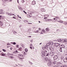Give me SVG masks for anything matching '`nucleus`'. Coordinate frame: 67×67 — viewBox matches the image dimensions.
Here are the masks:
<instances>
[{
	"label": "nucleus",
	"mask_w": 67,
	"mask_h": 67,
	"mask_svg": "<svg viewBox=\"0 0 67 67\" xmlns=\"http://www.w3.org/2000/svg\"><path fill=\"white\" fill-rule=\"evenodd\" d=\"M24 22H28V21L26 20H24Z\"/></svg>",
	"instance_id": "42"
},
{
	"label": "nucleus",
	"mask_w": 67,
	"mask_h": 67,
	"mask_svg": "<svg viewBox=\"0 0 67 67\" xmlns=\"http://www.w3.org/2000/svg\"><path fill=\"white\" fill-rule=\"evenodd\" d=\"M3 25V23H2V22L0 21V26H2Z\"/></svg>",
	"instance_id": "19"
},
{
	"label": "nucleus",
	"mask_w": 67,
	"mask_h": 67,
	"mask_svg": "<svg viewBox=\"0 0 67 67\" xmlns=\"http://www.w3.org/2000/svg\"><path fill=\"white\" fill-rule=\"evenodd\" d=\"M57 41L59 42H62V39H58Z\"/></svg>",
	"instance_id": "16"
},
{
	"label": "nucleus",
	"mask_w": 67,
	"mask_h": 67,
	"mask_svg": "<svg viewBox=\"0 0 67 67\" xmlns=\"http://www.w3.org/2000/svg\"><path fill=\"white\" fill-rule=\"evenodd\" d=\"M2 51L4 52H6V50L4 49H2Z\"/></svg>",
	"instance_id": "39"
},
{
	"label": "nucleus",
	"mask_w": 67,
	"mask_h": 67,
	"mask_svg": "<svg viewBox=\"0 0 67 67\" xmlns=\"http://www.w3.org/2000/svg\"><path fill=\"white\" fill-rule=\"evenodd\" d=\"M65 46H64V45L63 44H62L61 45V48H65Z\"/></svg>",
	"instance_id": "13"
},
{
	"label": "nucleus",
	"mask_w": 67,
	"mask_h": 67,
	"mask_svg": "<svg viewBox=\"0 0 67 67\" xmlns=\"http://www.w3.org/2000/svg\"><path fill=\"white\" fill-rule=\"evenodd\" d=\"M47 45L48 46L50 45V43H49V42L48 43H47Z\"/></svg>",
	"instance_id": "23"
},
{
	"label": "nucleus",
	"mask_w": 67,
	"mask_h": 67,
	"mask_svg": "<svg viewBox=\"0 0 67 67\" xmlns=\"http://www.w3.org/2000/svg\"><path fill=\"white\" fill-rule=\"evenodd\" d=\"M47 65L48 66H52V62L51 60H49L48 62V63Z\"/></svg>",
	"instance_id": "3"
},
{
	"label": "nucleus",
	"mask_w": 67,
	"mask_h": 67,
	"mask_svg": "<svg viewBox=\"0 0 67 67\" xmlns=\"http://www.w3.org/2000/svg\"><path fill=\"white\" fill-rule=\"evenodd\" d=\"M12 49H13V48H12V47L10 48V49H11V50H12Z\"/></svg>",
	"instance_id": "64"
},
{
	"label": "nucleus",
	"mask_w": 67,
	"mask_h": 67,
	"mask_svg": "<svg viewBox=\"0 0 67 67\" xmlns=\"http://www.w3.org/2000/svg\"><path fill=\"white\" fill-rule=\"evenodd\" d=\"M34 33H38V30H36V31H34Z\"/></svg>",
	"instance_id": "33"
},
{
	"label": "nucleus",
	"mask_w": 67,
	"mask_h": 67,
	"mask_svg": "<svg viewBox=\"0 0 67 67\" xmlns=\"http://www.w3.org/2000/svg\"><path fill=\"white\" fill-rule=\"evenodd\" d=\"M30 49H32V48H32V47H30Z\"/></svg>",
	"instance_id": "59"
},
{
	"label": "nucleus",
	"mask_w": 67,
	"mask_h": 67,
	"mask_svg": "<svg viewBox=\"0 0 67 67\" xmlns=\"http://www.w3.org/2000/svg\"><path fill=\"white\" fill-rule=\"evenodd\" d=\"M8 56H10V55H11L12 56H13V54H9V53H8Z\"/></svg>",
	"instance_id": "29"
},
{
	"label": "nucleus",
	"mask_w": 67,
	"mask_h": 67,
	"mask_svg": "<svg viewBox=\"0 0 67 67\" xmlns=\"http://www.w3.org/2000/svg\"><path fill=\"white\" fill-rule=\"evenodd\" d=\"M52 19H48V21H52Z\"/></svg>",
	"instance_id": "44"
},
{
	"label": "nucleus",
	"mask_w": 67,
	"mask_h": 67,
	"mask_svg": "<svg viewBox=\"0 0 67 67\" xmlns=\"http://www.w3.org/2000/svg\"><path fill=\"white\" fill-rule=\"evenodd\" d=\"M24 55H26V54H25V52H24Z\"/></svg>",
	"instance_id": "56"
},
{
	"label": "nucleus",
	"mask_w": 67,
	"mask_h": 67,
	"mask_svg": "<svg viewBox=\"0 0 67 67\" xmlns=\"http://www.w3.org/2000/svg\"><path fill=\"white\" fill-rule=\"evenodd\" d=\"M22 26V25H20L19 26V27H21Z\"/></svg>",
	"instance_id": "58"
},
{
	"label": "nucleus",
	"mask_w": 67,
	"mask_h": 67,
	"mask_svg": "<svg viewBox=\"0 0 67 67\" xmlns=\"http://www.w3.org/2000/svg\"><path fill=\"white\" fill-rule=\"evenodd\" d=\"M53 67H58V66H56V65H55L53 66Z\"/></svg>",
	"instance_id": "55"
},
{
	"label": "nucleus",
	"mask_w": 67,
	"mask_h": 67,
	"mask_svg": "<svg viewBox=\"0 0 67 67\" xmlns=\"http://www.w3.org/2000/svg\"><path fill=\"white\" fill-rule=\"evenodd\" d=\"M60 58L61 60H63L64 59V56H62Z\"/></svg>",
	"instance_id": "26"
},
{
	"label": "nucleus",
	"mask_w": 67,
	"mask_h": 67,
	"mask_svg": "<svg viewBox=\"0 0 67 67\" xmlns=\"http://www.w3.org/2000/svg\"><path fill=\"white\" fill-rule=\"evenodd\" d=\"M44 52V53H46V52H47V51L46 50H45Z\"/></svg>",
	"instance_id": "51"
},
{
	"label": "nucleus",
	"mask_w": 67,
	"mask_h": 67,
	"mask_svg": "<svg viewBox=\"0 0 67 67\" xmlns=\"http://www.w3.org/2000/svg\"><path fill=\"white\" fill-rule=\"evenodd\" d=\"M46 22H48V19H46Z\"/></svg>",
	"instance_id": "45"
},
{
	"label": "nucleus",
	"mask_w": 67,
	"mask_h": 67,
	"mask_svg": "<svg viewBox=\"0 0 67 67\" xmlns=\"http://www.w3.org/2000/svg\"><path fill=\"white\" fill-rule=\"evenodd\" d=\"M19 45H17L16 46V48H19Z\"/></svg>",
	"instance_id": "41"
},
{
	"label": "nucleus",
	"mask_w": 67,
	"mask_h": 67,
	"mask_svg": "<svg viewBox=\"0 0 67 67\" xmlns=\"http://www.w3.org/2000/svg\"><path fill=\"white\" fill-rule=\"evenodd\" d=\"M21 46H22V47H23V44H21ZM23 45V46H22Z\"/></svg>",
	"instance_id": "60"
},
{
	"label": "nucleus",
	"mask_w": 67,
	"mask_h": 67,
	"mask_svg": "<svg viewBox=\"0 0 67 67\" xmlns=\"http://www.w3.org/2000/svg\"><path fill=\"white\" fill-rule=\"evenodd\" d=\"M44 60L46 61H47V60H48V58L46 57L44 58Z\"/></svg>",
	"instance_id": "17"
},
{
	"label": "nucleus",
	"mask_w": 67,
	"mask_h": 67,
	"mask_svg": "<svg viewBox=\"0 0 67 67\" xmlns=\"http://www.w3.org/2000/svg\"><path fill=\"white\" fill-rule=\"evenodd\" d=\"M47 46H44V48L45 49H47Z\"/></svg>",
	"instance_id": "31"
},
{
	"label": "nucleus",
	"mask_w": 67,
	"mask_h": 67,
	"mask_svg": "<svg viewBox=\"0 0 67 67\" xmlns=\"http://www.w3.org/2000/svg\"><path fill=\"white\" fill-rule=\"evenodd\" d=\"M50 55H51V56H53L54 54V52H53V51L51 52L50 53Z\"/></svg>",
	"instance_id": "9"
},
{
	"label": "nucleus",
	"mask_w": 67,
	"mask_h": 67,
	"mask_svg": "<svg viewBox=\"0 0 67 67\" xmlns=\"http://www.w3.org/2000/svg\"><path fill=\"white\" fill-rule=\"evenodd\" d=\"M31 31V29H29L28 30V32H30Z\"/></svg>",
	"instance_id": "61"
},
{
	"label": "nucleus",
	"mask_w": 67,
	"mask_h": 67,
	"mask_svg": "<svg viewBox=\"0 0 67 67\" xmlns=\"http://www.w3.org/2000/svg\"><path fill=\"white\" fill-rule=\"evenodd\" d=\"M21 2L22 3H23L24 2V0H21Z\"/></svg>",
	"instance_id": "37"
},
{
	"label": "nucleus",
	"mask_w": 67,
	"mask_h": 67,
	"mask_svg": "<svg viewBox=\"0 0 67 67\" xmlns=\"http://www.w3.org/2000/svg\"><path fill=\"white\" fill-rule=\"evenodd\" d=\"M13 33L14 34H16V32L15 31H14V32Z\"/></svg>",
	"instance_id": "43"
},
{
	"label": "nucleus",
	"mask_w": 67,
	"mask_h": 67,
	"mask_svg": "<svg viewBox=\"0 0 67 67\" xmlns=\"http://www.w3.org/2000/svg\"><path fill=\"white\" fill-rule=\"evenodd\" d=\"M52 63L53 64H56V62L55 61H53Z\"/></svg>",
	"instance_id": "32"
},
{
	"label": "nucleus",
	"mask_w": 67,
	"mask_h": 67,
	"mask_svg": "<svg viewBox=\"0 0 67 67\" xmlns=\"http://www.w3.org/2000/svg\"><path fill=\"white\" fill-rule=\"evenodd\" d=\"M49 56V53H46V56Z\"/></svg>",
	"instance_id": "22"
},
{
	"label": "nucleus",
	"mask_w": 67,
	"mask_h": 67,
	"mask_svg": "<svg viewBox=\"0 0 67 67\" xmlns=\"http://www.w3.org/2000/svg\"><path fill=\"white\" fill-rule=\"evenodd\" d=\"M10 45V44H9V43H7V45Z\"/></svg>",
	"instance_id": "49"
},
{
	"label": "nucleus",
	"mask_w": 67,
	"mask_h": 67,
	"mask_svg": "<svg viewBox=\"0 0 67 67\" xmlns=\"http://www.w3.org/2000/svg\"><path fill=\"white\" fill-rule=\"evenodd\" d=\"M57 66H60L62 65V63H61V62H58L57 63Z\"/></svg>",
	"instance_id": "4"
},
{
	"label": "nucleus",
	"mask_w": 67,
	"mask_h": 67,
	"mask_svg": "<svg viewBox=\"0 0 67 67\" xmlns=\"http://www.w3.org/2000/svg\"><path fill=\"white\" fill-rule=\"evenodd\" d=\"M25 51L26 52H27L28 51V50L27 49V48H25Z\"/></svg>",
	"instance_id": "28"
},
{
	"label": "nucleus",
	"mask_w": 67,
	"mask_h": 67,
	"mask_svg": "<svg viewBox=\"0 0 67 67\" xmlns=\"http://www.w3.org/2000/svg\"><path fill=\"white\" fill-rule=\"evenodd\" d=\"M19 50L20 51H22V47H20L19 49Z\"/></svg>",
	"instance_id": "30"
},
{
	"label": "nucleus",
	"mask_w": 67,
	"mask_h": 67,
	"mask_svg": "<svg viewBox=\"0 0 67 67\" xmlns=\"http://www.w3.org/2000/svg\"><path fill=\"white\" fill-rule=\"evenodd\" d=\"M13 19H16V17H15V16H13Z\"/></svg>",
	"instance_id": "54"
},
{
	"label": "nucleus",
	"mask_w": 67,
	"mask_h": 67,
	"mask_svg": "<svg viewBox=\"0 0 67 67\" xmlns=\"http://www.w3.org/2000/svg\"><path fill=\"white\" fill-rule=\"evenodd\" d=\"M49 43L50 44V45H53V43L52 41H49Z\"/></svg>",
	"instance_id": "18"
},
{
	"label": "nucleus",
	"mask_w": 67,
	"mask_h": 67,
	"mask_svg": "<svg viewBox=\"0 0 67 67\" xmlns=\"http://www.w3.org/2000/svg\"><path fill=\"white\" fill-rule=\"evenodd\" d=\"M36 4V3H35V1H33L32 2L31 4L32 5H34V4Z\"/></svg>",
	"instance_id": "12"
},
{
	"label": "nucleus",
	"mask_w": 67,
	"mask_h": 67,
	"mask_svg": "<svg viewBox=\"0 0 67 67\" xmlns=\"http://www.w3.org/2000/svg\"><path fill=\"white\" fill-rule=\"evenodd\" d=\"M18 8L20 10H22V8H21V7L19 6H18Z\"/></svg>",
	"instance_id": "24"
},
{
	"label": "nucleus",
	"mask_w": 67,
	"mask_h": 67,
	"mask_svg": "<svg viewBox=\"0 0 67 67\" xmlns=\"http://www.w3.org/2000/svg\"><path fill=\"white\" fill-rule=\"evenodd\" d=\"M9 2H11L12 1V0H9Z\"/></svg>",
	"instance_id": "62"
},
{
	"label": "nucleus",
	"mask_w": 67,
	"mask_h": 67,
	"mask_svg": "<svg viewBox=\"0 0 67 67\" xmlns=\"http://www.w3.org/2000/svg\"><path fill=\"white\" fill-rule=\"evenodd\" d=\"M6 13L7 15H8L9 16H11V15H14V14L9 13L8 12H6Z\"/></svg>",
	"instance_id": "7"
},
{
	"label": "nucleus",
	"mask_w": 67,
	"mask_h": 67,
	"mask_svg": "<svg viewBox=\"0 0 67 67\" xmlns=\"http://www.w3.org/2000/svg\"><path fill=\"white\" fill-rule=\"evenodd\" d=\"M54 44V46H55V47H57V46H59V44L58 43H55Z\"/></svg>",
	"instance_id": "6"
},
{
	"label": "nucleus",
	"mask_w": 67,
	"mask_h": 67,
	"mask_svg": "<svg viewBox=\"0 0 67 67\" xmlns=\"http://www.w3.org/2000/svg\"><path fill=\"white\" fill-rule=\"evenodd\" d=\"M27 23L28 24H32V23Z\"/></svg>",
	"instance_id": "57"
},
{
	"label": "nucleus",
	"mask_w": 67,
	"mask_h": 67,
	"mask_svg": "<svg viewBox=\"0 0 67 67\" xmlns=\"http://www.w3.org/2000/svg\"><path fill=\"white\" fill-rule=\"evenodd\" d=\"M61 67H67V66L66 65H64L61 66Z\"/></svg>",
	"instance_id": "25"
},
{
	"label": "nucleus",
	"mask_w": 67,
	"mask_h": 67,
	"mask_svg": "<svg viewBox=\"0 0 67 67\" xmlns=\"http://www.w3.org/2000/svg\"><path fill=\"white\" fill-rule=\"evenodd\" d=\"M29 62L30 64V65H32L33 64V63H32L30 61H29Z\"/></svg>",
	"instance_id": "35"
},
{
	"label": "nucleus",
	"mask_w": 67,
	"mask_h": 67,
	"mask_svg": "<svg viewBox=\"0 0 67 67\" xmlns=\"http://www.w3.org/2000/svg\"><path fill=\"white\" fill-rule=\"evenodd\" d=\"M64 23V24H65V25H67V23Z\"/></svg>",
	"instance_id": "48"
},
{
	"label": "nucleus",
	"mask_w": 67,
	"mask_h": 67,
	"mask_svg": "<svg viewBox=\"0 0 67 67\" xmlns=\"http://www.w3.org/2000/svg\"><path fill=\"white\" fill-rule=\"evenodd\" d=\"M55 18H56V19H59V17L57 16H56L55 17Z\"/></svg>",
	"instance_id": "46"
},
{
	"label": "nucleus",
	"mask_w": 67,
	"mask_h": 67,
	"mask_svg": "<svg viewBox=\"0 0 67 67\" xmlns=\"http://www.w3.org/2000/svg\"><path fill=\"white\" fill-rule=\"evenodd\" d=\"M9 57L10 58H11V59L13 58V56H9Z\"/></svg>",
	"instance_id": "36"
},
{
	"label": "nucleus",
	"mask_w": 67,
	"mask_h": 67,
	"mask_svg": "<svg viewBox=\"0 0 67 67\" xmlns=\"http://www.w3.org/2000/svg\"><path fill=\"white\" fill-rule=\"evenodd\" d=\"M62 42H65V39H62Z\"/></svg>",
	"instance_id": "27"
},
{
	"label": "nucleus",
	"mask_w": 67,
	"mask_h": 67,
	"mask_svg": "<svg viewBox=\"0 0 67 67\" xmlns=\"http://www.w3.org/2000/svg\"><path fill=\"white\" fill-rule=\"evenodd\" d=\"M33 40H31L30 41L31 42V43H32L33 42Z\"/></svg>",
	"instance_id": "52"
},
{
	"label": "nucleus",
	"mask_w": 67,
	"mask_h": 67,
	"mask_svg": "<svg viewBox=\"0 0 67 67\" xmlns=\"http://www.w3.org/2000/svg\"><path fill=\"white\" fill-rule=\"evenodd\" d=\"M27 16H29V17H30V15H27Z\"/></svg>",
	"instance_id": "63"
},
{
	"label": "nucleus",
	"mask_w": 67,
	"mask_h": 67,
	"mask_svg": "<svg viewBox=\"0 0 67 67\" xmlns=\"http://www.w3.org/2000/svg\"><path fill=\"white\" fill-rule=\"evenodd\" d=\"M18 56H23V54H18Z\"/></svg>",
	"instance_id": "34"
},
{
	"label": "nucleus",
	"mask_w": 67,
	"mask_h": 67,
	"mask_svg": "<svg viewBox=\"0 0 67 67\" xmlns=\"http://www.w3.org/2000/svg\"><path fill=\"white\" fill-rule=\"evenodd\" d=\"M58 58V56L57 55H55L53 57V59L54 60H56Z\"/></svg>",
	"instance_id": "8"
},
{
	"label": "nucleus",
	"mask_w": 67,
	"mask_h": 67,
	"mask_svg": "<svg viewBox=\"0 0 67 67\" xmlns=\"http://www.w3.org/2000/svg\"><path fill=\"white\" fill-rule=\"evenodd\" d=\"M23 12H24V13H25V14H27V13L25 12V11L23 10Z\"/></svg>",
	"instance_id": "50"
},
{
	"label": "nucleus",
	"mask_w": 67,
	"mask_h": 67,
	"mask_svg": "<svg viewBox=\"0 0 67 67\" xmlns=\"http://www.w3.org/2000/svg\"><path fill=\"white\" fill-rule=\"evenodd\" d=\"M46 55V53H45L44 51H42V57H44Z\"/></svg>",
	"instance_id": "1"
},
{
	"label": "nucleus",
	"mask_w": 67,
	"mask_h": 67,
	"mask_svg": "<svg viewBox=\"0 0 67 67\" xmlns=\"http://www.w3.org/2000/svg\"><path fill=\"white\" fill-rule=\"evenodd\" d=\"M49 49L50 51H51L52 52L54 51V47L51 46H49Z\"/></svg>",
	"instance_id": "2"
},
{
	"label": "nucleus",
	"mask_w": 67,
	"mask_h": 67,
	"mask_svg": "<svg viewBox=\"0 0 67 67\" xmlns=\"http://www.w3.org/2000/svg\"><path fill=\"white\" fill-rule=\"evenodd\" d=\"M0 14H4V12L2 9L0 10Z\"/></svg>",
	"instance_id": "10"
},
{
	"label": "nucleus",
	"mask_w": 67,
	"mask_h": 67,
	"mask_svg": "<svg viewBox=\"0 0 67 67\" xmlns=\"http://www.w3.org/2000/svg\"><path fill=\"white\" fill-rule=\"evenodd\" d=\"M2 1L4 2H5V0H2Z\"/></svg>",
	"instance_id": "47"
},
{
	"label": "nucleus",
	"mask_w": 67,
	"mask_h": 67,
	"mask_svg": "<svg viewBox=\"0 0 67 67\" xmlns=\"http://www.w3.org/2000/svg\"><path fill=\"white\" fill-rule=\"evenodd\" d=\"M58 22H60V23H62L63 22V21H58Z\"/></svg>",
	"instance_id": "38"
},
{
	"label": "nucleus",
	"mask_w": 67,
	"mask_h": 67,
	"mask_svg": "<svg viewBox=\"0 0 67 67\" xmlns=\"http://www.w3.org/2000/svg\"><path fill=\"white\" fill-rule=\"evenodd\" d=\"M0 55H1V56H5V54L3 53L2 52L0 54Z\"/></svg>",
	"instance_id": "11"
},
{
	"label": "nucleus",
	"mask_w": 67,
	"mask_h": 67,
	"mask_svg": "<svg viewBox=\"0 0 67 67\" xmlns=\"http://www.w3.org/2000/svg\"><path fill=\"white\" fill-rule=\"evenodd\" d=\"M63 61L64 63H67V57H66L63 59Z\"/></svg>",
	"instance_id": "5"
},
{
	"label": "nucleus",
	"mask_w": 67,
	"mask_h": 67,
	"mask_svg": "<svg viewBox=\"0 0 67 67\" xmlns=\"http://www.w3.org/2000/svg\"><path fill=\"white\" fill-rule=\"evenodd\" d=\"M65 42H67V39H65Z\"/></svg>",
	"instance_id": "53"
},
{
	"label": "nucleus",
	"mask_w": 67,
	"mask_h": 67,
	"mask_svg": "<svg viewBox=\"0 0 67 67\" xmlns=\"http://www.w3.org/2000/svg\"><path fill=\"white\" fill-rule=\"evenodd\" d=\"M13 45H15L16 44V43L15 42H13Z\"/></svg>",
	"instance_id": "40"
},
{
	"label": "nucleus",
	"mask_w": 67,
	"mask_h": 67,
	"mask_svg": "<svg viewBox=\"0 0 67 67\" xmlns=\"http://www.w3.org/2000/svg\"><path fill=\"white\" fill-rule=\"evenodd\" d=\"M42 12H45V9L44 8H42L41 9Z\"/></svg>",
	"instance_id": "14"
},
{
	"label": "nucleus",
	"mask_w": 67,
	"mask_h": 67,
	"mask_svg": "<svg viewBox=\"0 0 67 67\" xmlns=\"http://www.w3.org/2000/svg\"><path fill=\"white\" fill-rule=\"evenodd\" d=\"M63 49V48H60L59 49V51L60 52H62Z\"/></svg>",
	"instance_id": "15"
},
{
	"label": "nucleus",
	"mask_w": 67,
	"mask_h": 67,
	"mask_svg": "<svg viewBox=\"0 0 67 67\" xmlns=\"http://www.w3.org/2000/svg\"><path fill=\"white\" fill-rule=\"evenodd\" d=\"M42 32H43V33H45L46 32L45 30L44 29H42Z\"/></svg>",
	"instance_id": "20"
},
{
	"label": "nucleus",
	"mask_w": 67,
	"mask_h": 67,
	"mask_svg": "<svg viewBox=\"0 0 67 67\" xmlns=\"http://www.w3.org/2000/svg\"><path fill=\"white\" fill-rule=\"evenodd\" d=\"M46 30L47 32V31H49V28H46Z\"/></svg>",
	"instance_id": "21"
}]
</instances>
